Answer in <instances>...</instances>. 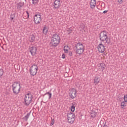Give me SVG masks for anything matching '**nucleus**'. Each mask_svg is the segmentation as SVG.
Segmentation results:
<instances>
[{"mask_svg": "<svg viewBox=\"0 0 127 127\" xmlns=\"http://www.w3.org/2000/svg\"><path fill=\"white\" fill-rule=\"evenodd\" d=\"M75 48L74 51L76 54H78V55H82L85 51V45L83 44V43H77L75 45Z\"/></svg>", "mask_w": 127, "mask_h": 127, "instance_id": "1", "label": "nucleus"}, {"mask_svg": "<svg viewBox=\"0 0 127 127\" xmlns=\"http://www.w3.org/2000/svg\"><path fill=\"white\" fill-rule=\"evenodd\" d=\"M99 39L101 41V43L104 42L105 43H107V44H109L110 43V39L108 37V32L106 31H103L101 32L99 34Z\"/></svg>", "mask_w": 127, "mask_h": 127, "instance_id": "2", "label": "nucleus"}, {"mask_svg": "<svg viewBox=\"0 0 127 127\" xmlns=\"http://www.w3.org/2000/svg\"><path fill=\"white\" fill-rule=\"evenodd\" d=\"M60 43V36L57 34L53 35L51 38V44L54 47H56Z\"/></svg>", "mask_w": 127, "mask_h": 127, "instance_id": "3", "label": "nucleus"}, {"mask_svg": "<svg viewBox=\"0 0 127 127\" xmlns=\"http://www.w3.org/2000/svg\"><path fill=\"white\" fill-rule=\"evenodd\" d=\"M13 93L14 95H18L20 92V89H21V86H20V83L18 82H15L12 85Z\"/></svg>", "mask_w": 127, "mask_h": 127, "instance_id": "4", "label": "nucleus"}, {"mask_svg": "<svg viewBox=\"0 0 127 127\" xmlns=\"http://www.w3.org/2000/svg\"><path fill=\"white\" fill-rule=\"evenodd\" d=\"M32 99H33V96H32V94H31V93H28L25 94L24 97L25 106H29V105H30L32 102Z\"/></svg>", "mask_w": 127, "mask_h": 127, "instance_id": "5", "label": "nucleus"}, {"mask_svg": "<svg viewBox=\"0 0 127 127\" xmlns=\"http://www.w3.org/2000/svg\"><path fill=\"white\" fill-rule=\"evenodd\" d=\"M38 70V67L35 64H33L30 67L29 70L30 74L31 76H35L37 74V71Z\"/></svg>", "mask_w": 127, "mask_h": 127, "instance_id": "6", "label": "nucleus"}, {"mask_svg": "<svg viewBox=\"0 0 127 127\" xmlns=\"http://www.w3.org/2000/svg\"><path fill=\"white\" fill-rule=\"evenodd\" d=\"M67 119L69 124H73L75 122V114L72 112L67 114Z\"/></svg>", "mask_w": 127, "mask_h": 127, "instance_id": "7", "label": "nucleus"}, {"mask_svg": "<svg viewBox=\"0 0 127 127\" xmlns=\"http://www.w3.org/2000/svg\"><path fill=\"white\" fill-rule=\"evenodd\" d=\"M42 18H41V14L40 13L36 14L34 17V21L36 24H39L41 22Z\"/></svg>", "mask_w": 127, "mask_h": 127, "instance_id": "8", "label": "nucleus"}, {"mask_svg": "<svg viewBox=\"0 0 127 127\" xmlns=\"http://www.w3.org/2000/svg\"><path fill=\"white\" fill-rule=\"evenodd\" d=\"M77 90L75 88H72L70 93L69 96L71 99H75V97L77 96Z\"/></svg>", "mask_w": 127, "mask_h": 127, "instance_id": "9", "label": "nucleus"}, {"mask_svg": "<svg viewBox=\"0 0 127 127\" xmlns=\"http://www.w3.org/2000/svg\"><path fill=\"white\" fill-rule=\"evenodd\" d=\"M61 5L60 0H55L54 2V9H58Z\"/></svg>", "mask_w": 127, "mask_h": 127, "instance_id": "10", "label": "nucleus"}, {"mask_svg": "<svg viewBox=\"0 0 127 127\" xmlns=\"http://www.w3.org/2000/svg\"><path fill=\"white\" fill-rule=\"evenodd\" d=\"M97 114H98V109L96 108H94L91 110V111L90 112L91 118H96V116H97Z\"/></svg>", "mask_w": 127, "mask_h": 127, "instance_id": "11", "label": "nucleus"}, {"mask_svg": "<svg viewBox=\"0 0 127 127\" xmlns=\"http://www.w3.org/2000/svg\"><path fill=\"white\" fill-rule=\"evenodd\" d=\"M99 52H101V53H103L105 52V46L102 43H101L97 47Z\"/></svg>", "mask_w": 127, "mask_h": 127, "instance_id": "12", "label": "nucleus"}, {"mask_svg": "<svg viewBox=\"0 0 127 127\" xmlns=\"http://www.w3.org/2000/svg\"><path fill=\"white\" fill-rule=\"evenodd\" d=\"M97 67L100 71H103L106 68V64H105V63L103 62L99 63L97 65Z\"/></svg>", "mask_w": 127, "mask_h": 127, "instance_id": "13", "label": "nucleus"}, {"mask_svg": "<svg viewBox=\"0 0 127 127\" xmlns=\"http://www.w3.org/2000/svg\"><path fill=\"white\" fill-rule=\"evenodd\" d=\"M30 51L31 52V55H32V56H34V55L36 54V52L37 51V48L35 46H32L30 48Z\"/></svg>", "mask_w": 127, "mask_h": 127, "instance_id": "14", "label": "nucleus"}, {"mask_svg": "<svg viewBox=\"0 0 127 127\" xmlns=\"http://www.w3.org/2000/svg\"><path fill=\"white\" fill-rule=\"evenodd\" d=\"M96 0H91L90 2V8L94 9L96 7Z\"/></svg>", "mask_w": 127, "mask_h": 127, "instance_id": "15", "label": "nucleus"}, {"mask_svg": "<svg viewBox=\"0 0 127 127\" xmlns=\"http://www.w3.org/2000/svg\"><path fill=\"white\" fill-rule=\"evenodd\" d=\"M24 2L21 1L19 2L17 4V9L18 10H20L21 9V7H23L24 6Z\"/></svg>", "mask_w": 127, "mask_h": 127, "instance_id": "16", "label": "nucleus"}, {"mask_svg": "<svg viewBox=\"0 0 127 127\" xmlns=\"http://www.w3.org/2000/svg\"><path fill=\"white\" fill-rule=\"evenodd\" d=\"M23 17L24 19H27L29 18V13L28 11H26V13H24L23 15Z\"/></svg>", "mask_w": 127, "mask_h": 127, "instance_id": "17", "label": "nucleus"}, {"mask_svg": "<svg viewBox=\"0 0 127 127\" xmlns=\"http://www.w3.org/2000/svg\"><path fill=\"white\" fill-rule=\"evenodd\" d=\"M100 81H101V79L98 77H95L94 79V83L95 85H98L100 83Z\"/></svg>", "mask_w": 127, "mask_h": 127, "instance_id": "18", "label": "nucleus"}, {"mask_svg": "<svg viewBox=\"0 0 127 127\" xmlns=\"http://www.w3.org/2000/svg\"><path fill=\"white\" fill-rule=\"evenodd\" d=\"M35 40V37L33 35H31L29 36V41L30 42H33Z\"/></svg>", "mask_w": 127, "mask_h": 127, "instance_id": "19", "label": "nucleus"}, {"mask_svg": "<svg viewBox=\"0 0 127 127\" xmlns=\"http://www.w3.org/2000/svg\"><path fill=\"white\" fill-rule=\"evenodd\" d=\"M76 107V102L72 103V106L71 107V112H75V108Z\"/></svg>", "mask_w": 127, "mask_h": 127, "instance_id": "20", "label": "nucleus"}, {"mask_svg": "<svg viewBox=\"0 0 127 127\" xmlns=\"http://www.w3.org/2000/svg\"><path fill=\"white\" fill-rule=\"evenodd\" d=\"M47 32H48V29H47L46 26L44 27L43 29V33L46 35L47 34Z\"/></svg>", "mask_w": 127, "mask_h": 127, "instance_id": "21", "label": "nucleus"}, {"mask_svg": "<svg viewBox=\"0 0 127 127\" xmlns=\"http://www.w3.org/2000/svg\"><path fill=\"white\" fill-rule=\"evenodd\" d=\"M30 116V112L28 113L26 116H25L23 118V120H25V121H27L28 120V118H29Z\"/></svg>", "mask_w": 127, "mask_h": 127, "instance_id": "22", "label": "nucleus"}, {"mask_svg": "<svg viewBox=\"0 0 127 127\" xmlns=\"http://www.w3.org/2000/svg\"><path fill=\"white\" fill-rule=\"evenodd\" d=\"M32 1L34 5H36L39 2V0H32Z\"/></svg>", "mask_w": 127, "mask_h": 127, "instance_id": "23", "label": "nucleus"}, {"mask_svg": "<svg viewBox=\"0 0 127 127\" xmlns=\"http://www.w3.org/2000/svg\"><path fill=\"white\" fill-rule=\"evenodd\" d=\"M4 71H3V69L2 68H0V78L3 76V73Z\"/></svg>", "mask_w": 127, "mask_h": 127, "instance_id": "24", "label": "nucleus"}, {"mask_svg": "<svg viewBox=\"0 0 127 127\" xmlns=\"http://www.w3.org/2000/svg\"><path fill=\"white\" fill-rule=\"evenodd\" d=\"M121 106L122 107V109H124L126 107V102L123 101L121 102Z\"/></svg>", "mask_w": 127, "mask_h": 127, "instance_id": "25", "label": "nucleus"}, {"mask_svg": "<svg viewBox=\"0 0 127 127\" xmlns=\"http://www.w3.org/2000/svg\"><path fill=\"white\" fill-rule=\"evenodd\" d=\"M68 48H69L68 46H64V50L65 53H68V52H69V50H68Z\"/></svg>", "mask_w": 127, "mask_h": 127, "instance_id": "26", "label": "nucleus"}, {"mask_svg": "<svg viewBox=\"0 0 127 127\" xmlns=\"http://www.w3.org/2000/svg\"><path fill=\"white\" fill-rule=\"evenodd\" d=\"M67 33L68 34H71V33H72V31H73V30H72V28H69L67 29Z\"/></svg>", "mask_w": 127, "mask_h": 127, "instance_id": "27", "label": "nucleus"}, {"mask_svg": "<svg viewBox=\"0 0 127 127\" xmlns=\"http://www.w3.org/2000/svg\"><path fill=\"white\" fill-rule=\"evenodd\" d=\"M45 95H49V100H50L51 99V97L52 96V94L49 93V92H47L45 94Z\"/></svg>", "mask_w": 127, "mask_h": 127, "instance_id": "28", "label": "nucleus"}, {"mask_svg": "<svg viewBox=\"0 0 127 127\" xmlns=\"http://www.w3.org/2000/svg\"><path fill=\"white\" fill-rule=\"evenodd\" d=\"M14 17H15V13H12L11 14V20H13V19H14Z\"/></svg>", "mask_w": 127, "mask_h": 127, "instance_id": "29", "label": "nucleus"}, {"mask_svg": "<svg viewBox=\"0 0 127 127\" xmlns=\"http://www.w3.org/2000/svg\"><path fill=\"white\" fill-rule=\"evenodd\" d=\"M124 102H127V95H124Z\"/></svg>", "mask_w": 127, "mask_h": 127, "instance_id": "30", "label": "nucleus"}, {"mask_svg": "<svg viewBox=\"0 0 127 127\" xmlns=\"http://www.w3.org/2000/svg\"><path fill=\"white\" fill-rule=\"evenodd\" d=\"M80 27H81V29H84V28H85V25L84 24H81Z\"/></svg>", "mask_w": 127, "mask_h": 127, "instance_id": "31", "label": "nucleus"}, {"mask_svg": "<svg viewBox=\"0 0 127 127\" xmlns=\"http://www.w3.org/2000/svg\"><path fill=\"white\" fill-rule=\"evenodd\" d=\"M54 125V119H52L51 123L50 124V126H53Z\"/></svg>", "mask_w": 127, "mask_h": 127, "instance_id": "32", "label": "nucleus"}, {"mask_svg": "<svg viewBox=\"0 0 127 127\" xmlns=\"http://www.w3.org/2000/svg\"><path fill=\"white\" fill-rule=\"evenodd\" d=\"M66 57V55L64 54H63L62 55V58H63L64 59Z\"/></svg>", "mask_w": 127, "mask_h": 127, "instance_id": "33", "label": "nucleus"}, {"mask_svg": "<svg viewBox=\"0 0 127 127\" xmlns=\"http://www.w3.org/2000/svg\"><path fill=\"white\" fill-rule=\"evenodd\" d=\"M117 0L119 3H120V4H122V3L123 2V0Z\"/></svg>", "mask_w": 127, "mask_h": 127, "instance_id": "34", "label": "nucleus"}, {"mask_svg": "<svg viewBox=\"0 0 127 127\" xmlns=\"http://www.w3.org/2000/svg\"><path fill=\"white\" fill-rule=\"evenodd\" d=\"M68 54H69V55L70 56H72V55H73V52H72V51H69Z\"/></svg>", "mask_w": 127, "mask_h": 127, "instance_id": "35", "label": "nucleus"}, {"mask_svg": "<svg viewBox=\"0 0 127 127\" xmlns=\"http://www.w3.org/2000/svg\"><path fill=\"white\" fill-rule=\"evenodd\" d=\"M103 127H109V126L106 125V122H105L103 126Z\"/></svg>", "mask_w": 127, "mask_h": 127, "instance_id": "36", "label": "nucleus"}, {"mask_svg": "<svg viewBox=\"0 0 127 127\" xmlns=\"http://www.w3.org/2000/svg\"><path fill=\"white\" fill-rule=\"evenodd\" d=\"M108 10L104 11L103 13H104L105 14L107 13V12H108Z\"/></svg>", "mask_w": 127, "mask_h": 127, "instance_id": "37", "label": "nucleus"}, {"mask_svg": "<svg viewBox=\"0 0 127 127\" xmlns=\"http://www.w3.org/2000/svg\"><path fill=\"white\" fill-rule=\"evenodd\" d=\"M102 122H103V120H101V121H100V124H101V123H102Z\"/></svg>", "mask_w": 127, "mask_h": 127, "instance_id": "38", "label": "nucleus"}, {"mask_svg": "<svg viewBox=\"0 0 127 127\" xmlns=\"http://www.w3.org/2000/svg\"><path fill=\"white\" fill-rule=\"evenodd\" d=\"M2 49H4L3 47H2Z\"/></svg>", "mask_w": 127, "mask_h": 127, "instance_id": "39", "label": "nucleus"}, {"mask_svg": "<svg viewBox=\"0 0 127 127\" xmlns=\"http://www.w3.org/2000/svg\"><path fill=\"white\" fill-rule=\"evenodd\" d=\"M25 0V1H26V0Z\"/></svg>", "mask_w": 127, "mask_h": 127, "instance_id": "40", "label": "nucleus"}]
</instances>
